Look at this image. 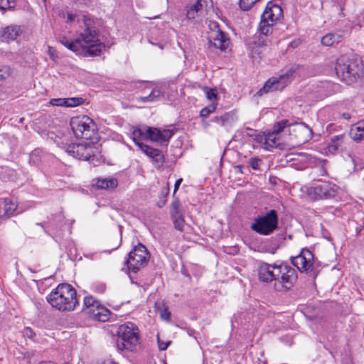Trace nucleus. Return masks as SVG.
I'll return each mask as SVG.
<instances>
[{"instance_id": "nucleus-34", "label": "nucleus", "mask_w": 364, "mask_h": 364, "mask_svg": "<svg viewBox=\"0 0 364 364\" xmlns=\"http://www.w3.org/2000/svg\"><path fill=\"white\" fill-rule=\"evenodd\" d=\"M17 205L11 199H5L3 202V209L6 215H12L16 210Z\"/></svg>"}, {"instance_id": "nucleus-46", "label": "nucleus", "mask_w": 364, "mask_h": 364, "mask_svg": "<svg viewBox=\"0 0 364 364\" xmlns=\"http://www.w3.org/2000/svg\"><path fill=\"white\" fill-rule=\"evenodd\" d=\"M171 341H162L158 337V346L160 350H165L171 344Z\"/></svg>"}, {"instance_id": "nucleus-3", "label": "nucleus", "mask_w": 364, "mask_h": 364, "mask_svg": "<svg viewBox=\"0 0 364 364\" xmlns=\"http://www.w3.org/2000/svg\"><path fill=\"white\" fill-rule=\"evenodd\" d=\"M47 301L60 311H73L78 305L75 289L69 284H60L47 296Z\"/></svg>"}, {"instance_id": "nucleus-56", "label": "nucleus", "mask_w": 364, "mask_h": 364, "mask_svg": "<svg viewBox=\"0 0 364 364\" xmlns=\"http://www.w3.org/2000/svg\"><path fill=\"white\" fill-rule=\"evenodd\" d=\"M261 364H266V363L264 361L262 362Z\"/></svg>"}, {"instance_id": "nucleus-45", "label": "nucleus", "mask_w": 364, "mask_h": 364, "mask_svg": "<svg viewBox=\"0 0 364 364\" xmlns=\"http://www.w3.org/2000/svg\"><path fill=\"white\" fill-rule=\"evenodd\" d=\"M205 95L208 100L216 99L217 91L215 89L206 88Z\"/></svg>"}, {"instance_id": "nucleus-33", "label": "nucleus", "mask_w": 364, "mask_h": 364, "mask_svg": "<svg viewBox=\"0 0 364 364\" xmlns=\"http://www.w3.org/2000/svg\"><path fill=\"white\" fill-rule=\"evenodd\" d=\"M293 123L290 122L288 119H282L278 122H277L274 125L273 132L276 134L282 132L285 128L289 127V129L292 128Z\"/></svg>"}, {"instance_id": "nucleus-14", "label": "nucleus", "mask_w": 364, "mask_h": 364, "mask_svg": "<svg viewBox=\"0 0 364 364\" xmlns=\"http://www.w3.org/2000/svg\"><path fill=\"white\" fill-rule=\"evenodd\" d=\"M289 132L298 139V142L300 144L309 141L313 136L312 129L304 122L293 123L292 128Z\"/></svg>"}, {"instance_id": "nucleus-16", "label": "nucleus", "mask_w": 364, "mask_h": 364, "mask_svg": "<svg viewBox=\"0 0 364 364\" xmlns=\"http://www.w3.org/2000/svg\"><path fill=\"white\" fill-rule=\"evenodd\" d=\"M279 263L272 264L262 263L258 269V275L261 281L264 282H271L277 280V274Z\"/></svg>"}, {"instance_id": "nucleus-10", "label": "nucleus", "mask_w": 364, "mask_h": 364, "mask_svg": "<svg viewBox=\"0 0 364 364\" xmlns=\"http://www.w3.org/2000/svg\"><path fill=\"white\" fill-rule=\"evenodd\" d=\"M277 280L279 282V287L275 284L277 290H289L297 280V274L296 270L286 263L279 264V269L277 274Z\"/></svg>"}, {"instance_id": "nucleus-40", "label": "nucleus", "mask_w": 364, "mask_h": 364, "mask_svg": "<svg viewBox=\"0 0 364 364\" xmlns=\"http://www.w3.org/2000/svg\"><path fill=\"white\" fill-rule=\"evenodd\" d=\"M158 311L160 313V317L164 321H168L171 318V313L166 306L159 307Z\"/></svg>"}, {"instance_id": "nucleus-22", "label": "nucleus", "mask_w": 364, "mask_h": 364, "mask_svg": "<svg viewBox=\"0 0 364 364\" xmlns=\"http://www.w3.org/2000/svg\"><path fill=\"white\" fill-rule=\"evenodd\" d=\"M276 12L279 15L282 12L281 7L277 5H273L270 8L267 7L262 14V21H264L270 24H273L277 21V16H275Z\"/></svg>"}, {"instance_id": "nucleus-5", "label": "nucleus", "mask_w": 364, "mask_h": 364, "mask_svg": "<svg viewBox=\"0 0 364 364\" xmlns=\"http://www.w3.org/2000/svg\"><path fill=\"white\" fill-rule=\"evenodd\" d=\"M291 262L300 272H304L314 279L319 272L314 254L307 248H302L297 256L291 257Z\"/></svg>"}, {"instance_id": "nucleus-13", "label": "nucleus", "mask_w": 364, "mask_h": 364, "mask_svg": "<svg viewBox=\"0 0 364 364\" xmlns=\"http://www.w3.org/2000/svg\"><path fill=\"white\" fill-rule=\"evenodd\" d=\"M336 186L328 181H322L308 188V194L315 200L328 199L336 196Z\"/></svg>"}, {"instance_id": "nucleus-7", "label": "nucleus", "mask_w": 364, "mask_h": 364, "mask_svg": "<svg viewBox=\"0 0 364 364\" xmlns=\"http://www.w3.org/2000/svg\"><path fill=\"white\" fill-rule=\"evenodd\" d=\"M70 124L75 136L80 139H92L97 129L94 121L85 115L73 117Z\"/></svg>"}, {"instance_id": "nucleus-38", "label": "nucleus", "mask_w": 364, "mask_h": 364, "mask_svg": "<svg viewBox=\"0 0 364 364\" xmlns=\"http://www.w3.org/2000/svg\"><path fill=\"white\" fill-rule=\"evenodd\" d=\"M16 0H0V10L14 9L16 6Z\"/></svg>"}, {"instance_id": "nucleus-27", "label": "nucleus", "mask_w": 364, "mask_h": 364, "mask_svg": "<svg viewBox=\"0 0 364 364\" xmlns=\"http://www.w3.org/2000/svg\"><path fill=\"white\" fill-rule=\"evenodd\" d=\"M350 136L354 141L364 139V119L358 122L350 129Z\"/></svg>"}, {"instance_id": "nucleus-26", "label": "nucleus", "mask_w": 364, "mask_h": 364, "mask_svg": "<svg viewBox=\"0 0 364 364\" xmlns=\"http://www.w3.org/2000/svg\"><path fill=\"white\" fill-rule=\"evenodd\" d=\"M342 38L343 33L341 32L329 33L321 38V43L325 46H331L341 42Z\"/></svg>"}, {"instance_id": "nucleus-37", "label": "nucleus", "mask_w": 364, "mask_h": 364, "mask_svg": "<svg viewBox=\"0 0 364 364\" xmlns=\"http://www.w3.org/2000/svg\"><path fill=\"white\" fill-rule=\"evenodd\" d=\"M217 108V105L211 104L200 110V115L201 117L207 118L211 113L214 112Z\"/></svg>"}, {"instance_id": "nucleus-23", "label": "nucleus", "mask_w": 364, "mask_h": 364, "mask_svg": "<svg viewBox=\"0 0 364 364\" xmlns=\"http://www.w3.org/2000/svg\"><path fill=\"white\" fill-rule=\"evenodd\" d=\"M60 43L65 47L78 55H83L82 46L79 44L77 37L74 41L68 39L66 36H62L59 39Z\"/></svg>"}, {"instance_id": "nucleus-54", "label": "nucleus", "mask_w": 364, "mask_h": 364, "mask_svg": "<svg viewBox=\"0 0 364 364\" xmlns=\"http://www.w3.org/2000/svg\"><path fill=\"white\" fill-rule=\"evenodd\" d=\"M166 200H161V201L159 203V204H158L159 207H162V206H164V205L166 204Z\"/></svg>"}, {"instance_id": "nucleus-43", "label": "nucleus", "mask_w": 364, "mask_h": 364, "mask_svg": "<svg viewBox=\"0 0 364 364\" xmlns=\"http://www.w3.org/2000/svg\"><path fill=\"white\" fill-rule=\"evenodd\" d=\"M262 160L256 158L252 157L249 159V165L254 169L257 170L259 168V164H261Z\"/></svg>"}, {"instance_id": "nucleus-49", "label": "nucleus", "mask_w": 364, "mask_h": 364, "mask_svg": "<svg viewBox=\"0 0 364 364\" xmlns=\"http://www.w3.org/2000/svg\"><path fill=\"white\" fill-rule=\"evenodd\" d=\"M9 74V70L7 68H0V80L6 78Z\"/></svg>"}, {"instance_id": "nucleus-50", "label": "nucleus", "mask_w": 364, "mask_h": 364, "mask_svg": "<svg viewBox=\"0 0 364 364\" xmlns=\"http://www.w3.org/2000/svg\"><path fill=\"white\" fill-rule=\"evenodd\" d=\"M197 13L198 12L196 11H195L193 8L191 7L187 11V17L190 19H193L195 18Z\"/></svg>"}, {"instance_id": "nucleus-24", "label": "nucleus", "mask_w": 364, "mask_h": 364, "mask_svg": "<svg viewBox=\"0 0 364 364\" xmlns=\"http://www.w3.org/2000/svg\"><path fill=\"white\" fill-rule=\"evenodd\" d=\"M150 128V127L148 126H143L141 127H136L134 128L132 136V139L134 141L135 144L138 146V144H143L140 141L142 139L149 140L148 138V129Z\"/></svg>"}, {"instance_id": "nucleus-32", "label": "nucleus", "mask_w": 364, "mask_h": 364, "mask_svg": "<svg viewBox=\"0 0 364 364\" xmlns=\"http://www.w3.org/2000/svg\"><path fill=\"white\" fill-rule=\"evenodd\" d=\"M100 301L92 296H87L84 298V307L87 314H89L90 310H93L95 307L99 306Z\"/></svg>"}, {"instance_id": "nucleus-12", "label": "nucleus", "mask_w": 364, "mask_h": 364, "mask_svg": "<svg viewBox=\"0 0 364 364\" xmlns=\"http://www.w3.org/2000/svg\"><path fill=\"white\" fill-rule=\"evenodd\" d=\"M63 149L69 155L84 161H89L95 154V146L87 143L66 144Z\"/></svg>"}, {"instance_id": "nucleus-48", "label": "nucleus", "mask_w": 364, "mask_h": 364, "mask_svg": "<svg viewBox=\"0 0 364 364\" xmlns=\"http://www.w3.org/2000/svg\"><path fill=\"white\" fill-rule=\"evenodd\" d=\"M23 333L25 336H26L28 338H33L35 336L34 331L30 327H26L23 330Z\"/></svg>"}, {"instance_id": "nucleus-30", "label": "nucleus", "mask_w": 364, "mask_h": 364, "mask_svg": "<svg viewBox=\"0 0 364 364\" xmlns=\"http://www.w3.org/2000/svg\"><path fill=\"white\" fill-rule=\"evenodd\" d=\"M256 139L259 142H262L264 139V144L266 146V148L268 149L269 148L276 147L277 146V142L276 140L275 133L272 132V134H269L266 136L257 135L256 136Z\"/></svg>"}, {"instance_id": "nucleus-8", "label": "nucleus", "mask_w": 364, "mask_h": 364, "mask_svg": "<svg viewBox=\"0 0 364 364\" xmlns=\"http://www.w3.org/2000/svg\"><path fill=\"white\" fill-rule=\"evenodd\" d=\"M291 68L284 74L280 75L278 77L274 76L270 77L266 81L263 87L257 92L259 96H262L269 92L282 90L284 89L293 79V74L298 68Z\"/></svg>"}, {"instance_id": "nucleus-44", "label": "nucleus", "mask_w": 364, "mask_h": 364, "mask_svg": "<svg viewBox=\"0 0 364 364\" xmlns=\"http://www.w3.org/2000/svg\"><path fill=\"white\" fill-rule=\"evenodd\" d=\"M40 161L39 158V151L35 150L32 151V153L30 154V163H33L34 164H37Z\"/></svg>"}, {"instance_id": "nucleus-41", "label": "nucleus", "mask_w": 364, "mask_h": 364, "mask_svg": "<svg viewBox=\"0 0 364 364\" xmlns=\"http://www.w3.org/2000/svg\"><path fill=\"white\" fill-rule=\"evenodd\" d=\"M209 0H197L196 2L191 6L195 11L198 12L202 10L203 7H206Z\"/></svg>"}, {"instance_id": "nucleus-9", "label": "nucleus", "mask_w": 364, "mask_h": 364, "mask_svg": "<svg viewBox=\"0 0 364 364\" xmlns=\"http://www.w3.org/2000/svg\"><path fill=\"white\" fill-rule=\"evenodd\" d=\"M149 259V253L144 245L139 243L134 246L133 250L129 253L128 259L126 260V264L129 270L133 272H137L141 267L146 265Z\"/></svg>"}, {"instance_id": "nucleus-17", "label": "nucleus", "mask_w": 364, "mask_h": 364, "mask_svg": "<svg viewBox=\"0 0 364 364\" xmlns=\"http://www.w3.org/2000/svg\"><path fill=\"white\" fill-rule=\"evenodd\" d=\"M139 149L148 157H149L155 166L160 168L164 163V156L162 152L145 144H138Z\"/></svg>"}, {"instance_id": "nucleus-51", "label": "nucleus", "mask_w": 364, "mask_h": 364, "mask_svg": "<svg viewBox=\"0 0 364 364\" xmlns=\"http://www.w3.org/2000/svg\"><path fill=\"white\" fill-rule=\"evenodd\" d=\"M182 181H183V178H178V179L176 181L175 185H174L173 195V197H174L175 193H176V191H178V188H179L180 185L181 184Z\"/></svg>"}, {"instance_id": "nucleus-19", "label": "nucleus", "mask_w": 364, "mask_h": 364, "mask_svg": "<svg viewBox=\"0 0 364 364\" xmlns=\"http://www.w3.org/2000/svg\"><path fill=\"white\" fill-rule=\"evenodd\" d=\"M22 33L21 26L17 25H10L3 28L1 32L0 37L2 41L9 42L14 41Z\"/></svg>"}, {"instance_id": "nucleus-42", "label": "nucleus", "mask_w": 364, "mask_h": 364, "mask_svg": "<svg viewBox=\"0 0 364 364\" xmlns=\"http://www.w3.org/2000/svg\"><path fill=\"white\" fill-rule=\"evenodd\" d=\"M50 104L53 106L65 107H67L66 98H54L51 99Z\"/></svg>"}, {"instance_id": "nucleus-39", "label": "nucleus", "mask_w": 364, "mask_h": 364, "mask_svg": "<svg viewBox=\"0 0 364 364\" xmlns=\"http://www.w3.org/2000/svg\"><path fill=\"white\" fill-rule=\"evenodd\" d=\"M259 0H240V6L244 11L250 10Z\"/></svg>"}, {"instance_id": "nucleus-52", "label": "nucleus", "mask_w": 364, "mask_h": 364, "mask_svg": "<svg viewBox=\"0 0 364 364\" xmlns=\"http://www.w3.org/2000/svg\"><path fill=\"white\" fill-rule=\"evenodd\" d=\"M75 20V16L73 14H68V21H73Z\"/></svg>"}, {"instance_id": "nucleus-47", "label": "nucleus", "mask_w": 364, "mask_h": 364, "mask_svg": "<svg viewBox=\"0 0 364 364\" xmlns=\"http://www.w3.org/2000/svg\"><path fill=\"white\" fill-rule=\"evenodd\" d=\"M106 286L104 283H98L95 285V291L97 293H103L105 291Z\"/></svg>"}, {"instance_id": "nucleus-29", "label": "nucleus", "mask_w": 364, "mask_h": 364, "mask_svg": "<svg viewBox=\"0 0 364 364\" xmlns=\"http://www.w3.org/2000/svg\"><path fill=\"white\" fill-rule=\"evenodd\" d=\"M162 95L163 92L160 89L156 87L151 90V93L149 95L144 97H139V102L143 103L156 102Z\"/></svg>"}, {"instance_id": "nucleus-31", "label": "nucleus", "mask_w": 364, "mask_h": 364, "mask_svg": "<svg viewBox=\"0 0 364 364\" xmlns=\"http://www.w3.org/2000/svg\"><path fill=\"white\" fill-rule=\"evenodd\" d=\"M117 186V181L111 178H100L96 183V186L100 189H108Z\"/></svg>"}, {"instance_id": "nucleus-18", "label": "nucleus", "mask_w": 364, "mask_h": 364, "mask_svg": "<svg viewBox=\"0 0 364 364\" xmlns=\"http://www.w3.org/2000/svg\"><path fill=\"white\" fill-rule=\"evenodd\" d=\"M273 31V24H270L264 21H262L259 23L257 33H256L255 38H258L259 46L267 45V37L272 34Z\"/></svg>"}, {"instance_id": "nucleus-20", "label": "nucleus", "mask_w": 364, "mask_h": 364, "mask_svg": "<svg viewBox=\"0 0 364 364\" xmlns=\"http://www.w3.org/2000/svg\"><path fill=\"white\" fill-rule=\"evenodd\" d=\"M236 121L237 116L233 112H225L222 115L215 116L213 119V122L226 129L231 127Z\"/></svg>"}, {"instance_id": "nucleus-11", "label": "nucleus", "mask_w": 364, "mask_h": 364, "mask_svg": "<svg viewBox=\"0 0 364 364\" xmlns=\"http://www.w3.org/2000/svg\"><path fill=\"white\" fill-rule=\"evenodd\" d=\"M209 28L210 31L207 36L209 48L214 47L221 50H226L230 44V40L219 28L218 23L215 21L210 22Z\"/></svg>"}, {"instance_id": "nucleus-2", "label": "nucleus", "mask_w": 364, "mask_h": 364, "mask_svg": "<svg viewBox=\"0 0 364 364\" xmlns=\"http://www.w3.org/2000/svg\"><path fill=\"white\" fill-rule=\"evenodd\" d=\"M335 70L338 77L349 85L359 82L364 76V65L354 53L341 55L338 58Z\"/></svg>"}, {"instance_id": "nucleus-25", "label": "nucleus", "mask_w": 364, "mask_h": 364, "mask_svg": "<svg viewBox=\"0 0 364 364\" xmlns=\"http://www.w3.org/2000/svg\"><path fill=\"white\" fill-rule=\"evenodd\" d=\"M344 139L345 136L343 134L333 136L327 146L328 151L331 154H335L338 151L343 149Z\"/></svg>"}, {"instance_id": "nucleus-28", "label": "nucleus", "mask_w": 364, "mask_h": 364, "mask_svg": "<svg viewBox=\"0 0 364 364\" xmlns=\"http://www.w3.org/2000/svg\"><path fill=\"white\" fill-rule=\"evenodd\" d=\"M185 210L181 203H180L178 198H173L169 209L170 216L176 217L184 215Z\"/></svg>"}, {"instance_id": "nucleus-55", "label": "nucleus", "mask_w": 364, "mask_h": 364, "mask_svg": "<svg viewBox=\"0 0 364 364\" xmlns=\"http://www.w3.org/2000/svg\"><path fill=\"white\" fill-rule=\"evenodd\" d=\"M343 116H344V117L346 119H347L348 117L349 114H344Z\"/></svg>"}, {"instance_id": "nucleus-53", "label": "nucleus", "mask_w": 364, "mask_h": 364, "mask_svg": "<svg viewBox=\"0 0 364 364\" xmlns=\"http://www.w3.org/2000/svg\"><path fill=\"white\" fill-rule=\"evenodd\" d=\"M169 189L168 188H166L164 191L162 192V194L164 195V197H166L168 195Z\"/></svg>"}, {"instance_id": "nucleus-6", "label": "nucleus", "mask_w": 364, "mask_h": 364, "mask_svg": "<svg viewBox=\"0 0 364 364\" xmlns=\"http://www.w3.org/2000/svg\"><path fill=\"white\" fill-rule=\"evenodd\" d=\"M278 228V215L275 210H271L264 215L254 219L250 228L262 235H269Z\"/></svg>"}, {"instance_id": "nucleus-36", "label": "nucleus", "mask_w": 364, "mask_h": 364, "mask_svg": "<svg viewBox=\"0 0 364 364\" xmlns=\"http://www.w3.org/2000/svg\"><path fill=\"white\" fill-rule=\"evenodd\" d=\"M67 107H75L82 105L84 103V99L82 97H70L66 98Z\"/></svg>"}, {"instance_id": "nucleus-35", "label": "nucleus", "mask_w": 364, "mask_h": 364, "mask_svg": "<svg viewBox=\"0 0 364 364\" xmlns=\"http://www.w3.org/2000/svg\"><path fill=\"white\" fill-rule=\"evenodd\" d=\"M171 218L173 220L174 228L178 231H183L185 225L184 215L171 217Z\"/></svg>"}, {"instance_id": "nucleus-21", "label": "nucleus", "mask_w": 364, "mask_h": 364, "mask_svg": "<svg viewBox=\"0 0 364 364\" xmlns=\"http://www.w3.org/2000/svg\"><path fill=\"white\" fill-rule=\"evenodd\" d=\"M90 317L101 322H105L110 318L111 312L109 309L102 306L100 303L99 306L95 307L93 310L89 311Z\"/></svg>"}, {"instance_id": "nucleus-15", "label": "nucleus", "mask_w": 364, "mask_h": 364, "mask_svg": "<svg viewBox=\"0 0 364 364\" xmlns=\"http://www.w3.org/2000/svg\"><path fill=\"white\" fill-rule=\"evenodd\" d=\"M147 130L149 140L164 146L168 145L170 139L174 134L173 131L170 129H161L151 127Z\"/></svg>"}, {"instance_id": "nucleus-1", "label": "nucleus", "mask_w": 364, "mask_h": 364, "mask_svg": "<svg viewBox=\"0 0 364 364\" xmlns=\"http://www.w3.org/2000/svg\"><path fill=\"white\" fill-rule=\"evenodd\" d=\"M80 22V31L77 35L79 44L82 46V50L85 56L100 55L105 49L104 43L98 38V30L95 26L94 21L90 17L83 15Z\"/></svg>"}, {"instance_id": "nucleus-4", "label": "nucleus", "mask_w": 364, "mask_h": 364, "mask_svg": "<svg viewBox=\"0 0 364 364\" xmlns=\"http://www.w3.org/2000/svg\"><path fill=\"white\" fill-rule=\"evenodd\" d=\"M139 328L132 322L120 325L117 331L118 350L136 351L139 345Z\"/></svg>"}]
</instances>
